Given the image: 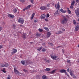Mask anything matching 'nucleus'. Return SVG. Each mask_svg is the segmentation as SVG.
Instances as JSON below:
<instances>
[{
    "mask_svg": "<svg viewBox=\"0 0 79 79\" xmlns=\"http://www.w3.org/2000/svg\"><path fill=\"white\" fill-rule=\"evenodd\" d=\"M67 21H68V19L66 18H64L62 20L61 23L62 24H64L67 23Z\"/></svg>",
    "mask_w": 79,
    "mask_h": 79,
    "instance_id": "obj_3",
    "label": "nucleus"
},
{
    "mask_svg": "<svg viewBox=\"0 0 79 79\" xmlns=\"http://www.w3.org/2000/svg\"><path fill=\"white\" fill-rule=\"evenodd\" d=\"M77 3L79 2V0H75Z\"/></svg>",
    "mask_w": 79,
    "mask_h": 79,
    "instance_id": "obj_54",
    "label": "nucleus"
},
{
    "mask_svg": "<svg viewBox=\"0 0 79 79\" xmlns=\"http://www.w3.org/2000/svg\"><path fill=\"white\" fill-rule=\"evenodd\" d=\"M40 9L41 10H47L48 8L46 6H42L40 7Z\"/></svg>",
    "mask_w": 79,
    "mask_h": 79,
    "instance_id": "obj_5",
    "label": "nucleus"
},
{
    "mask_svg": "<svg viewBox=\"0 0 79 79\" xmlns=\"http://www.w3.org/2000/svg\"><path fill=\"white\" fill-rule=\"evenodd\" d=\"M37 20H34V22H35V23H37Z\"/></svg>",
    "mask_w": 79,
    "mask_h": 79,
    "instance_id": "obj_57",
    "label": "nucleus"
},
{
    "mask_svg": "<svg viewBox=\"0 0 79 79\" xmlns=\"http://www.w3.org/2000/svg\"><path fill=\"white\" fill-rule=\"evenodd\" d=\"M32 43H33V42H30V44H32Z\"/></svg>",
    "mask_w": 79,
    "mask_h": 79,
    "instance_id": "obj_61",
    "label": "nucleus"
},
{
    "mask_svg": "<svg viewBox=\"0 0 79 79\" xmlns=\"http://www.w3.org/2000/svg\"><path fill=\"white\" fill-rule=\"evenodd\" d=\"M60 11L61 12L63 13L66 12V10H64L63 9H61Z\"/></svg>",
    "mask_w": 79,
    "mask_h": 79,
    "instance_id": "obj_16",
    "label": "nucleus"
},
{
    "mask_svg": "<svg viewBox=\"0 0 79 79\" xmlns=\"http://www.w3.org/2000/svg\"><path fill=\"white\" fill-rule=\"evenodd\" d=\"M67 62L68 63H70V60H67Z\"/></svg>",
    "mask_w": 79,
    "mask_h": 79,
    "instance_id": "obj_43",
    "label": "nucleus"
},
{
    "mask_svg": "<svg viewBox=\"0 0 79 79\" xmlns=\"http://www.w3.org/2000/svg\"><path fill=\"white\" fill-rule=\"evenodd\" d=\"M50 16V15L48 14H47V18H48Z\"/></svg>",
    "mask_w": 79,
    "mask_h": 79,
    "instance_id": "obj_46",
    "label": "nucleus"
},
{
    "mask_svg": "<svg viewBox=\"0 0 79 79\" xmlns=\"http://www.w3.org/2000/svg\"><path fill=\"white\" fill-rule=\"evenodd\" d=\"M74 3H75V2H74V1H73L71 3V5L74 6Z\"/></svg>",
    "mask_w": 79,
    "mask_h": 79,
    "instance_id": "obj_25",
    "label": "nucleus"
},
{
    "mask_svg": "<svg viewBox=\"0 0 79 79\" xmlns=\"http://www.w3.org/2000/svg\"><path fill=\"white\" fill-rule=\"evenodd\" d=\"M66 17L67 18H69V16H68V15H66Z\"/></svg>",
    "mask_w": 79,
    "mask_h": 79,
    "instance_id": "obj_60",
    "label": "nucleus"
},
{
    "mask_svg": "<svg viewBox=\"0 0 79 79\" xmlns=\"http://www.w3.org/2000/svg\"><path fill=\"white\" fill-rule=\"evenodd\" d=\"M36 36H37V37H40V34H38V33H37L36 34Z\"/></svg>",
    "mask_w": 79,
    "mask_h": 79,
    "instance_id": "obj_38",
    "label": "nucleus"
},
{
    "mask_svg": "<svg viewBox=\"0 0 79 79\" xmlns=\"http://www.w3.org/2000/svg\"><path fill=\"white\" fill-rule=\"evenodd\" d=\"M61 31H65V29L64 28H62L61 29Z\"/></svg>",
    "mask_w": 79,
    "mask_h": 79,
    "instance_id": "obj_45",
    "label": "nucleus"
},
{
    "mask_svg": "<svg viewBox=\"0 0 79 79\" xmlns=\"http://www.w3.org/2000/svg\"><path fill=\"white\" fill-rule=\"evenodd\" d=\"M45 71H50V68H46L45 69H44Z\"/></svg>",
    "mask_w": 79,
    "mask_h": 79,
    "instance_id": "obj_31",
    "label": "nucleus"
},
{
    "mask_svg": "<svg viewBox=\"0 0 79 79\" xmlns=\"http://www.w3.org/2000/svg\"><path fill=\"white\" fill-rule=\"evenodd\" d=\"M31 3H34V0H31Z\"/></svg>",
    "mask_w": 79,
    "mask_h": 79,
    "instance_id": "obj_44",
    "label": "nucleus"
},
{
    "mask_svg": "<svg viewBox=\"0 0 79 79\" xmlns=\"http://www.w3.org/2000/svg\"><path fill=\"white\" fill-rule=\"evenodd\" d=\"M2 24L3 25V26H5V22H3L2 23Z\"/></svg>",
    "mask_w": 79,
    "mask_h": 79,
    "instance_id": "obj_49",
    "label": "nucleus"
},
{
    "mask_svg": "<svg viewBox=\"0 0 79 79\" xmlns=\"http://www.w3.org/2000/svg\"><path fill=\"white\" fill-rule=\"evenodd\" d=\"M1 67H5V64H2L1 65Z\"/></svg>",
    "mask_w": 79,
    "mask_h": 79,
    "instance_id": "obj_40",
    "label": "nucleus"
},
{
    "mask_svg": "<svg viewBox=\"0 0 79 79\" xmlns=\"http://www.w3.org/2000/svg\"><path fill=\"white\" fill-rule=\"evenodd\" d=\"M74 6H73L72 5H71V6H70V8L71 9H73L74 8Z\"/></svg>",
    "mask_w": 79,
    "mask_h": 79,
    "instance_id": "obj_34",
    "label": "nucleus"
},
{
    "mask_svg": "<svg viewBox=\"0 0 79 79\" xmlns=\"http://www.w3.org/2000/svg\"><path fill=\"white\" fill-rule=\"evenodd\" d=\"M52 34V33H50V32H48L47 34V37L48 38L50 37V35Z\"/></svg>",
    "mask_w": 79,
    "mask_h": 79,
    "instance_id": "obj_10",
    "label": "nucleus"
},
{
    "mask_svg": "<svg viewBox=\"0 0 79 79\" xmlns=\"http://www.w3.org/2000/svg\"><path fill=\"white\" fill-rule=\"evenodd\" d=\"M73 24H74V25H76V21L75 20L73 21Z\"/></svg>",
    "mask_w": 79,
    "mask_h": 79,
    "instance_id": "obj_30",
    "label": "nucleus"
},
{
    "mask_svg": "<svg viewBox=\"0 0 79 79\" xmlns=\"http://www.w3.org/2000/svg\"><path fill=\"white\" fill-rule=\"evenodd\" d=\"M27 9H26V7L24 9H23V11H25V10H26Z\"/></svg>",
    "mask_w": 79,
    "mask_h": 79,
    "instance_id": "obj_52",
    "label": "nucleus"
},
{
    "mask_svg": "<svg viewBox=\"0 0 79 79\" xmlns=\"http://www.w3.org/2000/svg\"><path fill=\"white\" fill-rule=\"evenodd\" d=\"M42 45L43 46H44V45H45V43H43L42 44Z\"/></svg>",
    "mask_w": 79,
    "mask_h": 79,
    "instance_id": "obj_58",
    "label": "nucleus"
},
{
    "mask_svg": "<svg viewBox=\"0 0 79 79\" xmlns=\"http://www.w3.org/2000/svg\"><path fill=\"white\" fill-rule=\"evenodd\" d=\"M22 37L23 38V39H26V34L25 33H23Z\"/></svg>",
    "mask_w": 79,
    "mask_h": 79,
    "instance_id": "obj_15",
    "label": "nucleus"
},
{
    "mask_svg": "<svg viewBox=\"0 0 79 79\" xmlns=\"http://www.w3.org/2000/svg\"><path fill=\"white\" fill-rule=\"evenodd\" d=\"M51 57L53 60H59V58L58 56H51Z\"/></svg>",
    "mask_w": 79,
    "mask_h": 79,
    "instance_id": "obj_4",
    "label": "nucleus"
},
{
    "mask_svg": "<svg viewBox=\"0 0 79 79\" xmlns=\"http://www.w3.org/2000/svg\"><path fill=\"white\" fill-rule=\"evenodd\" d=\"M35 13H33L31 16V19L32 20V19H33V18H34V16H35Z\"/></svg>",
    "mask_w": 79,
    "mask_h": 79,
    "instance_id": "obj_19",
    "label": "nucleus"
},
{
    "mask_svg": "<svg viewBox=\"0 0 79 79\" xmlns=\"http://www.w3.org/2000/svg\"><path fill=\"white\" fill-rule=\"evenodd\" d=\"M14 73H15V74H20V73L19 72V71H18L17 69H16V68H14Z\"/></svg>",
    "mask_w": 79,
    "mask_h": 79,
    "instance_id": "obj_8",
    "label": "nucleus"
},
{
    "mask_svg": "<svg viewBox=\"0 0 79 79\" xmlns=\"http://www.w3.org/2000/svg\"><path fill=\"white\" fill-rule=\"evenodd\" d=\"M75 13L77 17H79V8H77L75 10Z\"/></svg>",
    "mask_w": 79,
    "mask_h": 79,
    "instance_id": "obj_6",
    "label": "nucleus"
},
{
    "mask_svg": "<svg viewBox=\"0 0 79 79\" xmlns=\"http://www.w3.org/2000/svg\"><path fill=\"white\" fill-rule=\"evenodd\" d=\"M12 52H11V55H14L15 53H16V52H17V50L16 49H14L12 50Z\"/></svg>",
    "mask_w": 79,
    "mask_h": 79,
    "instance_id": "obj_9",
    "label": "nucleus"
},
{
    "mask_svg": "<svg viewBox=\"0 0 79 79\" xmlns=\"http://www.w3.org/2000/svg\"><path fill=\"white\" fill-rule=\"evenodd\" d=\"M8 17H10L11 18H14V15L10 14H8Z\"/></svg>",
    "mask_w": 79,
    "mask_h": 79,
    "instance_id": "obj_18",
    "label": "nucleus"
},
{
    "mask_svg": "<svg viewBox=\"0 0 79 79\" xmlns=\"http://www.w3.org/2000/svg\"><path fill=\"white\" fill-rule=\"evenodd\" d=\"M2 72H3V73H6V71H5V70H3Z\"/></svg>",
    "mask_w": 79,
    "mask_h": 79,
    "instance_id": "obj_51",
    "label": "nucleus"
},
{
    "mask_svg": "<svg viewBox=\"0 0 79 79\" xmlns=\"http://www.w3.org/2000/svg\"><path fill=\"white\" fill-rule=\"evenodd\" d=\"M21 62L22 64H23V65H24V64H25V62L24 61L22 60L21 61Z\"/></svg>",
    "mask_w": 79,
    "mask_h": 79,
    "instance_id": "obj_22",
    "label": "nucleus"
},
{
    "mask_svg": "<svg viewBox=\"0 0 79 79\" xmlns=\"http://www.w3.org/2000/svg\"><path fill=\"white\" fill-rule=\"evenodd\" d=\"M67 9H68V13L69 14H71V10H69V8H67Z\"/></svg>",
    "mask_w": 79,
    "mask_h": 79,
    "instance_id": "obj_20",
    "label": "nucleus"
},
{
    "mask_svg": "<svg viewBox=\"0 0 79 79\" xmlns=\"http://www.w3.org/2000/svg\"><path fill=\"white\" fill-rule=\"evenodd\" d=\"M45 15L44 14H43L41 15L40 16V19H43L45 18Z\"/></svg>",
    "mask_w": 79,
    "mask_h": 79,
    "instance_id": "obj_11",
    "label": "nucleus"
},
{
    "mask_svg": "<svg viewBox=\"0 0 79 79\" xmlns=\"http://www.w3.org/2000/svg\"><path fill=\"white\" fill-rule=\"evenodd\" d=\"M16 27V25H15V24H13V28L14 29H15Z\"/></svg>",
    "mask_w": 79,
    "mask_h": 79,
    "instance_id": "obj_27",
    "label": "nucleus"
},
{
    "mask_svg": "<svg viewBox=\"0 0 79 79\" xmlns=\"http://www.w3.org/2000/svg\"><path fill=\"white\" fill-rule=\"evenodd\" d=\"M48 44L49 45H51V46H53V44L52 43H49Z\"/></svg>",
    "mask_w": 79,
    "mask_h": 79,
    "instance_id": "obj_41",
    "label": "nucleus"
},
{
    "mask_svg": "<svg viewBox=\"0 0 79 79\" xmlns=\"http://www.w3.org/2000/svg\"><path fill=\"white\" fill-rule=\"evenodd\" d=\"M42 52H45L46 51V49H45L44 48H43L42 50Z\"/></svg>",
    "mask_w": 79,
    "mask_h": 79,
    "instance_id": "obj_35",
    "label": "nucleus"
},
{
    "mask_svg": "<svg viewBox=\"0 0 79 79\" xmlns=\"http://www.w3.org/2000/svg\"><path fill=\"white\" fill-rule=\"evenodd\" d=\"M56 71V70H53L52 71L49 72V73L50 74H53V73H55Z\"/></svg>",
    "mask_w": 79,
    "mask_h": 79,
    "instance_id": "obj_17",
    "label": "nucleus"
},
{
    "mask_svg": "<svg viewBox=\"0 0 79 79\" xmlns=\"http://www.w3.org/2000/svg\"><path fill=\"white\" fill-rule=\"evenodd\" d=\"M42 78L43 79H47V77L45 75H43L42 77Z\"/></svg>",
    "mask_w": 79,
    "mask_h": 79,
    "instance_id": "obj_26",
    "label": "nucleus"
},
{
    "mask_svg": "<svg viewBox=\"0 0 79 79\" xmlns=\"http://www.w3.org/2000/svg\"><path fill=\"white\" fill-rule=\"evenodd\" d=\"M45 20L46 21H47V22L48 21V19H45Z\"/></svg>",
    "mask_w": 79,
    "mask_h": 79,
    "instance_id": "obj_55",
    "label": "nucleus"
},
{
    "mask_svg": "<svg viewBox=\"0 0 79 79\" xmlns=\"http://www.w3.org/2000/svg\"><path fill=\"white\" fill-rule=\"evenodd\" d=\"M21 2H22V3H24V2H25V1L24 0H21L20 1Z\"/></svg>",
    "mask_w": 79,
    "mask_h": 79,
    "instance_id": "obj_39",
    "label": "nucleus"
},
{
    "mask_svg": "<svg viewBox=\"0 0 79 79\" xmlns=\"http://www.w3.org/2000/svg\"><path fill=\"white\" fill-rule=\"evenodd\" d=\"M22 26H23V25H20V27H22Z\"/></svg>",
    "mask_w": 79,
    "mask_h": 79,
    "instance_id": "obj_63",
    "label": "nucleus"
},
{
    "mask_svg": "<svg viewBox=\"0 0 79 79\" xmlns=\"http://www.w3.org/2000/svg\"><path fill=\"white\" fill-rule=\"evenodd\" d=\"M18 22L19 23H20L22 24H23L24 23V19L23 18H20L19 19Z\"/></svg>",
    "mask_w": 79,
    "mask_h": 79,
    "instance_id": "obj_7",
    "label": "nucleus"
},
{
    "mask_svg": "<svg viewBox=\"0 0 79 79\" xmlns=\"http://www.w3.org/2000/svg\"><path fill=\"white\" fill-rule=\"evenodd\" d=\"M28 63H30V64H31V62H28Z\"/></svg>",
    "mask_w": 79,
    "mask_h": 79,
    "instance_id": "obj_62",
    "label": "nucleus"
},
{
    "mask_svg": "<svg viewBox=\"0 0 79 79\" xmlns=\"http://www.w3.org/2000/svg\"><path fill=\"white\" fill-rule=\"evenodd\" d=\"M2 27H0V31H2Z\"/></svg>",
    "mask_w": 79,
    "mask_h": 79,
    "instance_id": "obj_56",
    "label": "nucleus"
},
{
    "mask_svg": "<svg viewBox=\"0 0 79 79\" xmlns=\"http://www.w3.org/2000/svg\"><path fill=\"white\" fill-rule=\"evenodd\" d=\"M31 7V5H28V6H27V7H26V8L27 10H28V9H29V8H30Z\"/></svg>",
    "mask_w": 79,
    "mask_h": 79,
    "instance_id": "obj_24",
    "label": "nucleus"
},
{
    "mask_svg": "<svg viewBox=\"0 0 79 79\" xmlns=\"http://www.w3.org/2000/svg\"><path fill=\"white\" fill-rule=\"evenodd\" d=\"M38 31H39V32H43V30L40 28H39Z\"/></svg>",
    "mask_w": 79,
    "mask_h": 79,
    "instance_id": "obj_33",
    "label": "nucleus"
},
{
    "mask_svg": "<svg viewBox=\"0 0 79 79\" xmlns=\"http://www.w3.org/2000/svg\"><path fill=\"white\" fill-rule=\"evenodd\" d=\"M60 73H64L65 74H66L68 77H69V75L68 74V73H67V72H66V71L64 69H61L60 71Z\"/></svg>",
    "mask_w": 79,
    "mask_h": 79,
    "instance_id": "obj_2",
    "label": "nucleus"
},
{
    "mask_svg": "<svg viewBox=\"0 0 79 79\" xmlns=\"http://www.w3.org/2000/svg\"><path fill=\"white\" fill-rule=\"evenodd\" d=\"M44 60L46 61V62H47V63H49L50 62V60H47L46 59H44Z\"/></svg>",
    "mask_w": 79,
    "mask_h": 79,
    "instance_id": "obj_21",
    "label": "nucleus"
},
{
    "mask_svg": "<svg viewBox=\"0 0 79 79\" xmlns=\"http://www.w3.org/2000/svg\"><path fill=\"white\" fill-rule=\"evenodd\" d=\"M67 72H69V69H68L67 70Z\"/></svg>",
    "mask_w": 79,
    "mask_h": 79,
    "instance_id": "obj_50",
    "label": "nucleus"
},
{
    "mask_svg": "<svg viewBox=\"0 0 79 79\" xmlns=\"http://www.w3.org/2000/svg\"><path fill=\"white\" fill-rule=\"evenodd\" d=\"M78 47H79V44L78 45Z\"/></svg>",
    "mask_w": 79,
    "mask_h": 79,
    "instance_id": "obj_64",
    "label": "nucleus"
},
{
    "mask_svg": "<svg viewBox=\"0 0 79 79\" xmlns=\"http://www.w3.org/2000/svg\"><path fill=\"white\" fill-rule=\"evenodd\" d=\"M51 4V3H48L47 4V7H48V8H49Z\"/></svg>",
    "mask_w": 79,
    "mask_h": 79,
    "instance_id": "obj_28",
    "label": "nucleus"
},
{
    "mask_svg": "<svg viewBox=\"0 0 79 79\" xmlns=\"http://www.w3.org/2000/svg\"><path fill=\"white\" fill-rule=\"evenodd\" d=\"M77 63H79V58L78 59V60Z\"/></svg>",
    "mask_w": 79,
    "mask_h": 79,
    "instance_id": "obj_59",
    "label": "nucleus"
},
{
    "mask_svg": "<svg viewBox=\"0 0 79 79\" xmlns=\"http://www.w3.org/2000/svg\"><path fill=\"white\" fill-rule=\"evenodd\" d=\"M79 29V26L77 25V26L76 27H75V31H78V30Z\"/></svg>",
    "mask_w": 79,
    "mask_h": 79,
    "instance_id": "obj_12",
    "label": "nucleus"
},
{
    "mask_svg": "<svg viewBox=\"0 0 79 79\" xmlns=\"http://www.w3.org/2000/svg\"><path fill=\"white\" fill-rule=\"evenodd\" d=\"M73 78L74 79V78H75V79L76 78V76H75V75H73Z\"/></svg>",
    "mask_w": 79,
    "mask_h": 79,
    "instance_id": "obj_42",
    "label": "nucleus"
},
{
    "mask_svg": "<svg viewBox=\"0 0 79 79\" xmlns=\"http://www.w3.org/2000/svg\"><path fill=\"white\" fill-rule=\"evenodd\" d=\"M63 32L61 31H58L56 33V34H62Z\"/></svg>",
    "mask_w": 79,
    "mask_h": 79,
    "instance_id": "obj_14",
    "label": "nucleus"
},
{
    "mask_svg": "<svg viewBox=\"0 0 79 79\" xmlns=\"http://www.w3.org/2000/svg\"><path fill=\"white\" fill-rule=\"evenodd\" d=\"M3 48V46L2 45H0V49Z\"/></svg>",
    "mask_w": 79,
    "mask_h": 79,
    "instance_id": "obj_47",
    "label": "nucleus"
},
{
    "mask_svg": "<svg viewBox=\"0 0 79 79\" xmlns=\"http://www.w3.org/2000/svg\"><path fill=\"white\" fill-rule=\"evenodd\" d=\"M13 11L14 13H16V12H17V9H16V8H15L13 10Z\"/></svg>",
    "mask_w": 79,
    "mask_h": 79,
    "instance_id": "obj_23",
    "label": "nucleus"
},
{
    "mask_svg": "<svg viewBox=\"0 0 79 79\" xmlns=\"http://www.w3.org/2000/svg\"><path fill=\"white\" fill-rule=\"evenodd\" d=\"M42 48L41 47H40V48H38L37 49V50L38 51H40V50H42Z\"/></svg>",
    "mask_w": 79,
    "mask_h": 79,
    "instance_id": "obj_36",
    "label": "nucleus"
},
{
    "mask_svg": "<svg viewBox=\"0 0 79 79\" xmlns=\"http://www.w3.org/2000/svg\"><path fill=\"white\" fill-rule=\"evenodd\" d=\"M23 71H24V72H25V73H26L27 72V70H26L25 69H23Z\"/></svg>",
    "mask_w": 79,
    "mask_h": 79,
    "instance_id": "obj_48",
    "label": "nucleus"
},
{
    "mask_svg": "<svg viewBox=\"0 0 79 79\" xmlns=\"http://www.w3.org/2000/svg\"><path fill=\"white\" fill-rule=\"evenodd\" d=\"M5 67H8V66H9V64H8L7 63L5 64Z\"/></svg>",
    "mask_w": 79,
    "mask_h": 79,
    "instance_id": "obj_32",
    "label": "nucleus"
},
{
    "mask_svg": "<svg viewBox=\"0 0 79 79\" xmlns=\"http://www.w3.org/2000/svg\"><path fill=\"white\" fill-rule=\"evenodd\" d=\"M57 5V4H56L55 5V7L56 8V9H58V10L55 13V15H58V10H59V9H60V3H58L57 7H56Z\"/></svg>",
    "mask_w": 79,
    "mask_h": 79,
    "instance_id": "obj_1",
    "label": "nucleus"
},
{
    "mask_svg": "<svg viewBox=\"0 0 79 79\" xmlns=\"http://www.w3.org/2000/svg\"><path fill=\"white\" fill-rule=\"evenodd\" d=\"M73 71L72 70H70V71L69 72L70 74L73 77V75L74 74L73 73Z\"/></svg>",
    "mask_w": 79,
    "mask_h": 79,
    "instance_id": "obj_13",
    "label": "nucleus"
},
{
    "mask_svg": "<svg viewBox=\"0 0 79 79\" xmlns=\"http://www.w3.org/2000/svg\"><path fill=\"white\" fill-rule=\"evenodd\" d=\"M44 29L46 31H49L48 28H47V27H45L44 28Z\"/></svg>",
    "mask_w": 79,
    "mask_h": 79,
    "instance_id": "obj_29",
    "label": "nucleus"
},
{
    "mask_svg": "<svg viewBox=\"0 0 79 79\" xmlns=\"http://www.w3.org/2000/svg\"><path fill=\"white\" fill-rule=\"evenodd\" d=\"M7 79H11V77L10 75H8L7 76Z\"/></svg>",
    "mask_w": 79,
    "mask_h": 79,
    "instance_id": "obj_37",
    "label": "nucleus"
},
{
    "mask_svg": "<svg viewBox=\"0 0 79 79\" xmlns=\"http://www.w3.org/2000/svg\"><path fill=\"white\" fill-rule=\"evenodd\" d=\"M62 52H63V53H64V49H62Z\"/></svg>",
    "mask_w": 79,
    "mask_h": 79,
    "instance_id": "obj_53",
    "label": "nucleus"
}]
</instances>
